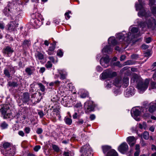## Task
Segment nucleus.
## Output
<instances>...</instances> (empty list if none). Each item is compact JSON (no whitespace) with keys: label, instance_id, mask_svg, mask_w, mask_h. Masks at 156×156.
<instances>
[{"label":"nucleus","instance_id":"c03bdc74","mask_svg":"<svg viewBox=\"0 0 156 156\" xmlns=\"http://www.w3.org/2000/svg\"><path fill=\"white\" fill-rule=\"evenodd\" d=\"M139 31V29L138 28L133 27L131 29V32L133 34L137 33Z\"/></svg>","mask_w":156,"mask_h":156},{"label":"nucleus","instance_id":"f8f14e48","mask_svg":"<svg viewBox=\"0 0 156 156\" xmlns=\"http://www.w3.org/2000/svg\"><path fill=\"white\" fill-rule=\"evenodd\" d=\"M36 84L38 85L40 90L42 92H44L45 90V87L41 83H37L36 82H33V83L30 84V87L31 89L34 88V86Z\"/></svg>","mask_w":156,"mask_h":156},{"label":"nucleus","instance_id":"aec40b11","mask_svg":"<svg viewBox=\"0 0 156 156\" xmlns=\"http://www.w3.org/2000/svg\"><path fill=\"white\" fill-rule=\"evenodd\" d=\"M142 106L144 107H156L155 106H154V103L153 102L149 103L148 101H145L142 102Z\"/></svg>","mask_w":156,"mask_h":156},{"label":"nucleus","instance_id":"ddd939ff","mask_svg":"<svg viewBox=\"0 0 156 156\" xmlns=\"http://www.w3.org/2000/svg\"><path fill=\"white\" fill-rule=\"evenodd\" d=\"M41 94L40 93H35L32 94L31 96L32 99L31 101L34 103H35V102H39L41 98Z\"/></svg>","mask_w":156,"mask_h":156},{"label":"nucleus","instance_id":"774afa93","mask_svg":"<svg viewBox=\"0 0 156 156\" xmlns=\"http://www.w3.org/2000/svg\"><path fill=\"white\" fill-rule=\"evenodd\" d=\"M148 48V46L147 45H146L145 44H143L141 46V48L143 49H146Z\"/></svg>","mask_w":156,"mask_h":156},{"label":"nucleus","instance_id":"c756f323","mask_svg":"<svg viewBox=\"0 0 156 156\" xmlns=\"http://www.w3.org/2000/svg\"><path fill=\"white\" fill-rule=\"evenodd\" d=\"M115 85L117 87H120L121 86V81L118 78H116L114 82Z\"/></svg>","mask_w":156,"mask_h":156},{"label":"nucleus","instance_id":"6e6552de","mask_svg":"<svg viewBox=\"0 0 156 156\" xmlns=\"http://www.w3.org/2000/svg\"><path fill=\"white\" fill-rule=\"evenodd\" d=\"M9 108H1L0 109V112L4 118L11 117L12 115L9 112L11 111Z\"/></svg>","mask_w":156,"mask_h":156},{"label":"nucleus","instance_id":"864d4df0","mask_svg":"<svg viewBox=\"0 0 156 156\" xmlns=\"http://www.w3.org/2000/svg\"><path fill=\"white\" fill-rule=\"evenodd\" d=\"M70 12L69 11L66 12L65 14V17L67 20L69 19L70 18V16L69 15V13Z\"/></svg>","mask_w":156,"mask_h":156},{"label":"nucleus","instance_id":"473e14b6","mask_svg":"<svg viewBox=\"0 0 156 156\" xmlns=\"http://www.w3.org/2000/svg\"><path fill=\"white\" fill-rule=\"evenodd\" d=\"M8 125L5 122H3L0 125V127L2 129H5L7 128Z\"/></svg>","mask_w":156,"mask_h":156},{"label":"nucleus","instance_id":"2f4dec72","mask_svg":"<svg viewBox=\"0 0 156 156\" xmlns=\"http://www.w3.org/2000/svg\"><path fill=\"white\" fill-rule=\"evenodd\" d=\"M123 82L125 87L127 86L129 84V78L127 77H124L123 79Z\"/></svg>","mask_w":156,"mask_h":156},{"label":"nucleus","instance_id":"e2e57ef3","mask_svg":"<svg viewBox=\"0 0 156 156\" xmlns=\"http://www.w3.org/2000/svg\"><path fill=\"white\" fill-rule=\"evenodd\" d=\"M151 41V38L150 37L147 38L146 39V42L147 43H149Z\"/></svg>","mask_w":156,"mask_h":156},{"label":"nucleus","instance_id":"09e8293b","mask_svg":"<svg viewBox=\"0 0 156 156\" xmlns=\"http://www.w3.org/2000/svg\"><path fill=\"white\" fill-rule=\"evenodd\" d=\"M94 108H87V110L85 111L86 113H88L91 111H94Z\"/></svg>","mask_w":156,"mask_h":156},{"label":"nucleus","instance_id":"7ed1b4c3","mask_svg":"<svg viewBox=\"0 0 156 156\" xmlns=\"http://www.w3.org/2000/svg\"><path fill=\"white\" fill-rule=\"evenodd\" d=\"M146 24L148 28H154L156 27V21L155 19L151 17L147 20L146 23L142 22L140 23V27L144 28Z\"/></svg>","mask_w":156,"mask_h":156},{"label":"nucleus","instance_id":"39448f33","mask_svg":"<svg viewBox=\"0 0 156 156\" xmlns=\"http://www.w3.org/2000/svg\"><path fill=\"white\" fill-rule=\"evenodd\" d=\"M91 152V149L89 144L83 146L80 150V152L81 153V156H92Z\"/></svg>","mask_w":156,"mask_h":156},{"label":"nucleus","instance_id":"4d7b16f0","mask_svg":"<svg viewBox=\"0 0 156 156\" xmlns=\"http://www.w3.org/2000/svg\"><path fill=\"white\" fill-rule=\"evenodd\" d=\"M114 65L115 66H118L119 67H121L122 66L120 64V62H115L114 63Z\"/></svg>","mask_w":156,"mask_h":156},{"label":"nucleus","instance_id":"423d86ee","mask_svg":"<svg viewBox=\"0 0 156 156\" xmlns=\"http://www.w3.org/2000/svg\"><path fill=\"white\" fill-rule=\"evenodd\" d=\"M116 75V72H112L109 69L106 70L101 74V78L103 79H105L107 78H112Z\"/></svg>","mask_w":156,"mask_h":156},{"label":"nucleus","instance_id":"72a5a7b5","mask_svg":"<svg viewBox=\"0 0 156 156\" xmlns=\"http://www.w3.org/2000/svg\"><path fill=\"white\" fill-rule=\"evenodd\" d=\"M52 147L54 151L56 152H58L60 151L59 147L57 145L55 144H53L52 145Z\"/></svg>","mask_w":156,"mask_h":156},{"label":"nucleus","instance_id":"4468645a","mask_svg":"<svg viewBox=\"0 0 156 156\" xmlns=\"http://www.w3.org/2000/svg\"><path fill=\"white\" fill-rule=\"evenodd\" d=\"M128 146L126 143L122 144L118 147L119 151L122 153H124L128 149Z\"/></svg>","mask_w":156,"mask_h":156},{"label":"nucleus","instance_id":"20e7f679","mask_svg":"<svg viewBox=\"0 0 156 156\" xmlns=\"http://www.w3.org/2000/svg\"><path fill=\"white\" fill-rule=\"evenodd\" d=\"M135 6L136 10H140L138 13L139 16L140 17L144 16L146 18L148 17L149 16L150 12H146L142 3L140 2L139 4H136Z\"/></svg>","mask_w":156,"mask_h":156},{"label":"nucleus","instance_id":"5701e85b","mask_svg":"<svg viewBox=\"0 0 156 156\" xmlns=\"http://www.w3.org/2000/svg\"><path fill=\"white\" fill-rule=\"evenodd\" d=\"M107 156H118V154L115 151L112 149L107 153Z\"/></svg>","mask_w":156,"mask_h":156},{"label":"nucleus","instance_id":"0eeeda50","mask_svg":"<svg viewBox=\"0 0 156 156\" xmlns=\"http://www.w3.org/2000/svg\"><path fill=\"white\" fill-rule=\"evenodd\" d=\"M132 34L130 32H129L128 34H126V36H125L124 34L120 33L118 35L117 38L119 39H122L123 40L126 41V42L129 43L132 40V38L130 37V36Z\"/></svg>","mask_w":156,"mask_h":156},{"label":"nucleus","instance_id":"a19ab883","mask_svg":"<svg viewBox=\"0 0 156 156\" xmlns=\"http://www.w3.org/2000/svg\"><path fill=\"white\" fill-rule=\"evenodd\" d=\"M45 66L47 68H50L52 67V64L50 61H48Z\"/></svg>","mask_w":156,"mask_h":156},{"label":"nucleus","instance_id":"6e6d98bb","mask_svg":"<svg viewBox=\"0 0 156 156\" xmlns=\"http://www.w3.org/2000/svg\"><path fill=\"white\" fill-rule=\"evenodd\" d=\"M155 108H149L148 110L150 113H152L156 110Z\"/></svg>","mask_w":156,"mask_h":156},{"label":"nucleus","instance_id":"412c9836","mask_svg":"<svg viewBox=\"0 0 156 156\" xmlns=\"http://www.w3.org/2000/svg\"><path fill=\"white\" fill-rule=\"evenodd\" d=\"M59 73L60 75V79L63 80L66 79L67 76V73L64 70H59Z\"/></svg>","mask_w":156,"mask_h":156},{"label":"nucleus","instance_id":"bf43d9fd","mask_svg":"<svg viewBox=\"0 0 156 156\" xmlns=\"http://www.w3.org/2000/svg\"><path fill=\"white\" fill-rule=\"evenodd\" d=\"M36 16L35 19H39L40 20H41V17H40L39 15H41L40 14L38 13H36Z\"/></svg>","mask_w":156,"mask_h":156},{"label":"nucleus","instance_id":"de8ad7c7","mask_svg":"<svg viewBox=\"0 0 156 156\" xmlns=\"http://www.w3.org/2000/svg\"><path fill=\"white\" fill-rule=\"evenodd\" d=\"M151 87L152 89L156 88V83L152 81L151 83Z\"/></svg>","mask_w":156,"mask_h":156},{"label":"nucleus","instance_id":"4be33fe9","mask_svg":"<svg viewBox=\"0 0 156 156\" xmlns=\"http://www.w3.org/2000/svg\"><path fill=\"white\" fill-rule=\"evenodd\" d=\"M35 56L37 59H38V60H41L44 59V55L41 53L37 51L35 55Z\"/></svg>","mask_w":156,"mask_h":156},{"label":"nucleus","instance_id":"13d9d810","mask_svg":"<svg viewBox=\"0 0 156 156\" xmlns=\"http://www.w3.org/2000/svg\"><path fill=\"white\" fill-rule=\"evenodd\" d=\"M5 28L4 24L1 22H0V28L2 29H3Z\"/></svg>","mask_w":156,"mask_h":156},{"label":"nucleus","instance_id":"680f3d73","mask_svg":"<svg viewBox=\"0 0 156 156\" xmlns=\"http://www.w3.org/2000/svg\"><path fill=\"white\" fill-rule=\"evenodd\" d=\"M43 131L42 129L41 128H38L37 129V133L38 134H41Z\"/></svg>","mask_w":156,"mask_h":156},{"label":"nucleus","instance_id":"393cba45","mask_svg":"<svg viewBox=\"0 0 156 156\" xmlns=\"http://www.w3.org/2000/svg\"><path fill=\"white\" fill-rule=\"evenodd\" d=\"M108 43L109 44L115 45L117 43V42L115 37H110L108 39Z\"/></svg>","mask_w":156,"mask_h":156},{"label":"nucleus","instance_id":"79ce46f5","mask_svg":"<svg viewBox=\"0 0 156 156\" xmlns=\"http://www.w3.org/2000/svg\"><path fill=\"white\" fill-rule=\"evenodd\" d=\"M8 85L9 86L15 87L18 85L17 83L15 82H9L8 83Z\"/></svg>","mask_w":156,"mask_h":156},{"label":"nucleus","instance_id":"f257e3e1","mask_svg":"<svg viewBox=\"0 0 156 156\" xmlns=\"http://www.w3.org/2000/svg\"><path fill=\"white\" fill-rule=\"evenodd\" d=\"M134 81H136L137 83V87L140 91L144 92L147 88L149 83V80L146 79L144 81L137 76H134Z\"/></svg>","mask_w":156,"mask_h":156},{"label":"nucleus","instance_id":"e433bc0d","mask_svg":"<svg viewBox=\"0 0 156 156\" xmlns=\"http://www.w3.org/2000/svg\"><path fill=\"white\" fill-rule=\"evenodd\" d=\"M71 151L67 150H65L63 152V156H70L71 155Z\"/></svg>","mask_w":156,"mask_h":156},{"label":"nucleus","instance_id":"2eb2a0df","mask_svg":"<svg viewBox=\"0 0 156 156\" xmlns=\"http://www.w3.org/2000/svg\"><path fill=\"white\" fill-rule=\"evenodd\" d=\"M127 141L131 147H132L135 144L136 140L134 136H129L127 138Z\"/></svg>","mask_w":156,"mask_h":156},{"label":"nucleus","instance_id":"b1692460","mask_svg":"<svg viewBox=\"0 0 156 156\" xmlns=\"http://www.w3.org/2000/svg\"><path fill=\"white\" fill-rule=\"evenodd\" d=\"M30 45V42L29 40H25L23 42L22 45L23 48H27Z\"/></svg>","mask_w":156,"mask_h":156},{"label":"nucleus","instance_id":"5fc2aeb1","mask_svg":"<svg viewBox=\"0 0 156 156\" xmlns=\"http://www.w3.org/2000/svg\"><path fill=\"white\" fill-rule=\"evenodd\" d=\"M38 114L40 116V118H42L44 115V114L42 111H39L38 112Z\"/></svg>","mask_w":156,"mask_h":156},{"label":"nucleus","instance_id":"3c124183","mask_svg":"<svg viewBox=\"0 0 156 156\" xmlns=\"http://www.w3.org/2000/svg\"><path fill=\"white\" fill-rule=\"evenodd\" d=\"M41 147L40 145H37L34 147V150L35 151L37 152L41 148Z\"/></svg>","mask_w":156,"mask_h":156},{"label":"nucleus","instance_id":"9b49d317","mask_svg":"<svg viewBox=\"0 0 156 156\" xmlns=\"http://www.w3.org/2000/svg\"><path fill=\"white\" fill-rule=\"evenodd\" d=\"M56 43L55 41H54L53 42L50 44L51 46L49 48L47 52L49 55H51L54 54L55 53L54 50L56 48Z\"/></svg>","mask_w":156,"mask_h":156},{"label":"nucleus","instance_id":"dca6fc26","mask_svg":"<svg viewBox=\"0 0 156 156\" xmlns=\"http://www.w3.org/2000/svg\"><path fill=\"white\" fill-rule=\"evenodd\" d=\"M7 26L8 30L10 31H15L18 27L17 24H15L13 22H10L8 24Z\"/></svg>","mask_w":156,"mask_h":156},{"label":"nucleus","instance_id":"bb28decb","mask_svg":"<svg viewBox=\"0 0 156 156\" xmlns=\"http://www.w3.org/2000/svg\"><path fill=\"white\" fill-rule=\"evenodd\" d=\"M102 148L104 153H106L107 152H108L110 150H112L111 149V147L108 145L102 146Z\"/></svg>","mask_w":156,"mask_h":156},{"label":"nucleus","instance_id":"a18cd8bd","mask_svg":"<svg viewBox=\"0 0 156 156\" xmlns=\"http://www.w3.org/2000/svg\"><path fill=\"white\" fill-rule=\"evenodd\" d=\"M57 55L61 57L63 55V52L62 50L59 49L57 51Z\"/></svg>","mask_w":156,"mask_h":156},{"label":"nucleus","instance_id":"0e129e2a","mask_svg":"<svg viewBox=\"0 0 156 156\" xmlns=\"http://www.w3.org/2000/svg\"><path fill=\"white\" fill-rule=\"evenodd\" d=\"M49 59L52 62L54 63L55 62V59L53 57L50 56L48 57Z\"/></svg>","mask_w":156,"mask_h":156},{"label":"nucleus","instance_id":"1a4fd4ad","mask_svg":"<svg viewBox=\"0 0 156 156\" xmlns=\"http://www.w3.org/2000/svg\"><path fill=\"white\" fill-rule=\"evenodd\" d=\"M110 59L108 55L102 58L100 61V63L101 66L105 68L107 67L108 66Z\"/></svg>","mask_w":156,"mask_h":156},{"label":"nucleus","instance_id":"49530a36","mask_svg":"<svg viewBox=\"0 0 156 156\" xmlns=\"http://www.w3.org/2000/svg\"><path fill=\"white\" fill-rule=\"evenodd\" d=\"M4 74L8 78H9L10 76V74L9 71L7 69H5L4 70Z\"/></svg>","mask_w":156,"mask_h":156},{"label":"nucleus","instance_id":"cd10ccee","mask_svg":"<svg viewBox=\"0 0 156 156\" xmlns=\"http://www.w3.org/2000/svg\"><path fill=\"white\" fill-rule=\"evenodd\" d=\"M30 100L29 95L28 93H24L23 94V101L25 102L28 101Z\"/></svg>","mask_w":156,"mask_h":156},{"label":"nucleus","instance_id":"8fccbe9b","mask_svg":"<svg viewBox=\"0 0 156 156\" xmlns=\"http://www.w3.org/2000/svg\"><path fill=\"white\" fill-rule=\"evenodd\" d=\"M24 131L25 132L28 134L29 133L30 131V128L29 127H26L24 128Z\"/></svg>","mask_w":156,"mask_h":156},{"label":"nucleus","instance_id":"9d476101","mask_svg":"<svg viewBox=\"0 0 156 156\" xmlns=\"http://www.w3.org/2000/svg\"><path fill=\"white\" fill-rule=\"evenodd\" d=\"M14 52L12 48L9 46H7L3 48L2 52L7 57H10Z\"/></svg>","mask_w":156,"mask_h":156},{"label":"nucleus","instance_id":"c9c22d12","mask_svg":"<svg viewBox=\"0 0 156 156\" xmlns=\"http://www.w3.org/2000/svg\"><path fill=\"white\" fill-rule=\"evenodd\" d=\"M143 137L145 140H148L149 138V135L147 131H145L143 133Z\"/></svg>","mask_w":156,"mask_h":156},{"label":"nucleus","instance_id":"7c9ffc66","mask_svg":"<svg viewBox=\"0 0 156 156\" xmlns=\"http://www.w3.org/2000/svg\"><path fill=\"white\" fill-rule=\"evenodd\" d=\"M64 121L66 124L69 125H71L72 122V119L68 117H65Z\"/></svg>","mask_w":156,"mask_h":156},{"label":"nucleus","instance_id":"58836bf2","mask_svg":"<svg viewBox=\"0 0 156 156\" xmlns=\"http://www.w3.org/2000/svg\"><path fill=\"white\" fill-rule=\"evenodd\" d=\"M13 105L12 102H10V103H8L6 102V104L4 105H3V107L1 106V107H13Z\"/></svg>","mask_w":156,"mask_h":156},{"label":"nucleus","instance_id":"4c0bfd02","mask_svg":"<svg viewBox=\"0 0 156 156\" xmlns=\"http://www.w3.org/2000/svg\"><path fill=\"white\" fill-rule=\"evenodd\" d=\"M25 71L27 73V74L29 75H30L33 73V70L29 68H27L26 69Z\"/></svg>","mask_w":156,"mask_h":156},{"label":"nucleus","instance_id":"a211bd4d","mask_svg":"<svg viewBox=\"0 0 156 156\" xmlns=\"http://www.w3.org/2000/svg\"><path fill=\"white\" fill-rule=\"evenodd\" d=\"M140 112L136 108H132L131 111L132 116L133 117H136L139 116Z\"/></svg>","mask_w":156,"mask_h":156},{"label":"nucleus","instance_id":"a878e982","mask_svg":"<svg viewBox=\"0 0 156 156\" xmlns=\"http://www.w3.org/2000/svg\"><path fill=\"white\" fill-rule=\"evenodd\" d=\"M133 88L132 87V88H128L126 90V97L129 96V95H132L133 94Z\"/></svg>","mask_w":156,"mask_h":156},{"label":"nucleus","instance_id":"052dcab7","mask_svg":"<svg viewBox=\"0 0 156 156\" xmlns=\"http://www.w3.org/2000/svg\"><path fill=\"white\" fill-rule=\"evenodd\" d=\"M138 57V55L133 54L131 55V58L132 59H136Z\"/></svg>","mask_w":156,"mask_h":156},{"label":"nucleus","instance_id":"ea45409f","mask_svg":"<svg viewBox=\"0 0 156 156\" xmlns=\"http://www.w3.org/2000/svg\"><path fill=\"white\" fill-rule=\"evenodd\" d=\"M59 108H55L53 110V112L54 114H56L57 115H58V114H59L60 113L59 111Z\"/></svg>","mask_w":156,"mask_h":156},{"label":"nucleus","instance_id":"338daca9","mask_svg":"<svg viewBox=\"0 0 156 156\" xmlns=\"http://www.w3.org/2000/svg\"><path fill=\"white\" fill-rule=\"evenodd\" d=\"M96 70L98 71L101 72L102 71V68L100 66H97L96 67Z\"/></svg>","mask_w":156,"mask_h":156},{"label":"nucleus","instance_id":"f03ea898","mask_svg":"<svg viewBox=\"0 0 156 156\" xmlns=\"http://www.w3.org/2000/svg\"><path fill=\"white\" fill-rule=\"evenodd\" d=\"M2 153L5 156H13L15 154V151L11 144L7 142H4L1 147Z\"/></svg>","mask_w":156,"mask_h":156},{"label":"nucleus","instance_id":"f3484780","mask_svg":"<svg viewBox=\"0 0 156 156\" xmlns=\"http://www.w3.org/2000/svg\"><path fill=\"white\" fill-rule=\"evenodd\" d=\"M41 20H40L39 19H35L34 21V23L36 25L37 27H39L41 25L43 24V21L44 19L43 18L42 16L41 15H39Z\"/></svg>","mask_w":156,"mask_h":156},{"label":"nucleus","instance_id":"69168bd1","mask_svg":"<svg viewBox=\"0 0 156 156\" xmlns=\"http://www.w3.org/2000/svg\"><path fill=\"white\" fill-rule=\"evenodd\" d=\"M18 134L22 136H23L24 135V132L22 131H19L18 133Z\"/></svg>","mask_w":156,"mask_h":156},{"label":"nucleus","instance_id":"6ab92c4d","mask_svg":"<svg viewBox=\"0 0 156 156\" xmlns=\"http://www.w3.org/2000/svg\"><path fill=\"white\" fill-rule=\"evenodd\" d=\"M112 50L113 49L111 48L110 45H106L102 50V52L110 54L112 52Z\"/></svg>","mask_w":156,"mask_h":156},{"label":"nucleus","instance_id":"37998d69","mask_svg":"<svg viewBox=\"0 0 156 156\" xmlns=\"http://www.w3.org/2000/svg\"><path fill=\"white\" fill-rule=\"evenodd\" d=\"M125 65H131L134 64L135 62L131 60H128L125 62Z\"/></svg>","mask_w":156,"mask_h":156},{"label":"nucleus","instance_id":"f704fd0d","mask_svg":"<svg viewBox=\"0 0 156 156\" xmlns=\"http://www.w3.org/2000/svg\"><path fill=\"white\" fill-rule=\"evenodd\" d=\"M139 127L140 129H146L147 127L146 123L145 122H143L142 124H139Z\"/></svg>","mask_w":156,"mask_h":156},{"label":"nucleus","instance_id":"c85d7f7f","mask_svg":"<svg viewBox=\"0 0 156 156\" xmlns=\"http://www.w3.org/2000/svg\"><path fill=\"white\" fill-rule=\"evenodd\" d=\"M3 12L5 15L7 16L11 15V11L9 7H6L4 9Z\"/></svg>","mask_w":156,"mask_h":156},{"label":"nucleus","instance_id":"603ef678","mask_svg":"<svg viewBox=\"0 0 156 156\" xmlns=\"http://www.w3.org/2000/svg\"><path fill=\"white\" fill-rule=\"evenodd\" d=\"M89 94L87 92H86L83 94L81 96V97L83 98H85L87 97H88Z\"/></svg>","mask_w":156,"mask_h":156}]
</instances>
